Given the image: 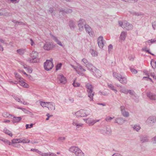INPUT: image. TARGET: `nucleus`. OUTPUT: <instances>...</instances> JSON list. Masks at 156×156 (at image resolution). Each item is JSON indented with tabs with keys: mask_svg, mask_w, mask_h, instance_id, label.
I'll list each match as a JSON object with an SVG mask.
<instances>
[{
	"mask_svg": "<svg viewBox=\"0 0 156 156\" xmlns=\"http://www.w3.org/2000/svg\"><path fill=\"white\" fill-rule=\"evenodd\" d=\"M78 27L80 30L82 31L85 27V26L87 25L85 20L80 19L78 22Z\"/></svg>",
	"mask_w": 156,
	"mask_h": 156,
	"instance_id": "obj_8",
	"label": "nucleus"
},
{
	"mask_svg": "<svg viewBox=\"0 0 156 156\" xmlns=\"http://www.w3.org/2000/svg\"><path fill=\"white\" fill-rule=\"evenodd\" d=\"M127 91H128V90H126V88L124 87L122 88L120 90V91L121 92L125 94H127L128 92Z\"/></svg>",
	"mask_w": 156,
	"mask_h": 156,
	"instance_id": "obj_43",
	"label": "nucleus"
},
{
	"mask_svg": "<svg viewBox=\"0 0 156 156\" xmlns=\"http://www.w3.org/2000/svg\"><path fill=\"white\" fill-rule=\"evenodd\" d=\"M113 75L114 77L117 79L119 81L123 84H126L127 82L126 78L122 77L121 75L115 72H114Z\"/></svg>",
	"mask_w": 156,
	"mask_h": 156,
	"instance_id": "obj_2",
	"label": "nucleus"
},
{
	"mask_svg": "<svg viewBox=\"0 0 156 156\" xmlns=\"http://www.w3.org/2000/svg\"><path fill=\"white\" fill-rule=\"evenodd\" d=\"M83 120H84L88 124V125L90 126H91L94 125L97 121H95V120H93L90 118H88L86 119H83Z\"/></svg>",
	"mask_w": 156,
	"mask_h": 156,
	"instance_id": "obj_18",
	"label": "nucleus"
},
{
	"mask_svg": "<svg viewBox=\"0 0 156 156\" xmlns=\"http://www.w3.org/2000/svg\"><path fill=\"white\" fill-rule=\"evenodd\" d=\"M77 118L79 117H84L87 116L86 114V111L84 110H80L75 113Z\"/></svg>",
	"mask_w": 156,
	"mask_h": 156,
	"instance_id": "obj_9",
	"label": "nucleus"
},
{
	"mask_svg": "<svg viewBox=\"0 0 156 156\" xmlns=\"http://www.w3.org/2000/svg\"><path fill=\"white\" fill-rule=\"evenodd\" d=\"M50 35L52 37L53 39L60 46L64 47V45L63 44V43L60 42L56 37L53 36L52 34H50Z\"/></svg>",
	"mask_w": 156,
	"mask_h": 156,
	"instance_id": "obj_21",
	"label": "nucleus"
},
{
	"mask_svg": "<svg viewBox=\"0 0 156 156\" xmlns=\"http://www.w3.org/2000/svg\"><path fill=\"white\" fill-rule=\"evenodd\" d=\"M133 25L129 23H128L126 21H124L123 26L122 28L125 29L127 30H131L133 29Z\"/></svg>",
	"mask_w": 156,
	"mask_h": 156,
	"instance_id": "obj_10",
	"label": "nucleus"
},
{
	"mask_svg": "<svg viewBox=\"0 0 156 156\" xmlns=\"http://www.w3.org/2000/svg\"><path fill=\"white\" fill-rule=\"evenodd\" d=\"M126 120L124 119L123 118L119 117L116 118L115 120V123H117L118 124L122 125L124 124Z\"/></svg>",
	"mask_w": 156,
	"mask_h": 156,
	"instance_id": "obj_16",
	"label": "nucleus"
},
{
	"mask_svg": "<svg viewBox=\"0 0 156 156\" xmlns=\"http://www.w3.org/2000/svg\"><path fill=\"white\" fill-rule=\"evenodd\" d=\"M50 35L52 37L53 39L60 46L64 47V45L63 44V43L60 42L56 37L53 36L52 34H50Z\"/></svg>",
	"mask_w": 156,
	"mask_h": 156,
	"instance_id": "obj_23",
	"label": "nucleus"
},
{
	"mask_svg": "<svg viewBox=\"0 0 156 156\" xmlns=\"http://www.w3.org/2000/svg\"><path fill=\"white\" fill-rule=\"evenodd\" d=\"M152 61H153V60L152 59L151 60V66H152V67L154 69L155 68L156 66V63L154 61H153V63L152 62Z\"/></svg>",
	"mask_w": 156,
	"mask_h": 156,
	"instance_id": "obj_51",
	"label": "nucleus"
},
{
	"mask_svg": "<svg viewBox=\"0 0 156 156\" xmlns=\"http://www.w3.org/2000/svg\"><path fill=\"white\" fill-rule=\"evenodd\" d=\"M33 124H31L30 125L29 124H27L26 126V129H27L28 128H30L33 127Z\"/></svg>",
	"mask_w": 156,
	"mask_h": 156,
	"instance_id": "obj_59",
	"label": "nucleus"
},
{
	"mask_svg": "<svg viewBox=\"0 0 156 156\" xmlns=\"http://www.w3.org/2000/svg\"><path fill=\"white\" fill-rule=\"evenodd\" d=\"M50 60H47L44 62V67L45 69L47 71H49L54 66L52 61L53 59L51 58Z\"/></svg>",
	"mask_w": 156,
	"mask_h": 156,
	"instance_id": "obj_5",
	"label": "nucleus"
},
{
	"mask_svg": "<svg viewBox=\"0 0 156 156\" xmlns=\"http://www.w3.org/2000/svg\"><path fill=\"white\" fill-rule=\"evenodd\" d=\"M108 87L111 90H113L116 94L117 92V90L115 88L114 86L111 84H108Z\"/></svg>",
	"mask_w": 156,
	"mask_h": 156,
	"instance_id": "obj_34",
	"label": "nucleus"
},
{
	"mask_svg": "<svg viewBox=\"0 0 156 156\" xmlns=\"http://www.w3.org/2000/svg\"><path fill=\"white\" fill-rule=\"evenodd\" d=\"M130 69L131 72L134 74H136L137 72V71L135 69L133 68H131Z\"/></svg>",
	"mask_w": 156,
	"mask_h": 156,
	"instance_id": "obj_55",
	"label": "nucleus"
},
{
	"mask_svg": "<svg viewBox=\"0 0 156 156\" xmlns=\"http://www.w3.org/2000/svg\"><path fill=\"white\" fill-rule=\"evenodd\" d=\"M5 9H0V15L2 16H3L4 13H5L4 11Z\"/></svg>",
	"mask_w": 156,
	"mask_h": 156,
	"instance_id": "obj_60",
	"label": "nucleus"
},
{
	"mask_svg": "<svg viewBox=\"0 0 156 156\" xmlns=\"http://www.w3.org/2000/svg\"><path fill=\"white\" fill-rule=\"evenodd\" d=\"M142 51H145L146 52H147L148 53L153 55H154L153 53H152L151 52H150L149 50V49H147L146 48H144L142 49Z\"/></svg>",
	"mask_w": 156,
	"mask_h": 156,
	"instance_id": "obj_44",
	"label": "nucleus"
},
{
	"mask_svg": "<svg viewBox=\"0 0 156 156\" xmlns=\"http://www.w3.org/2000/svg\"><path fill=\"white\" fill-rule=\"evenodd\" d=\"M120 109L122 115L125 117H128L129 116V112L126 111L125 110V108L124 106H121L120 107Z\"/></svg>",
	"mask_w": 156,
	"mask_h": 156,
	"instance_id": "obj_13",
	"label": "nucleus"
},
{
	"mask_svg": "<svg viewBox=\"0 0 156 156\" xmlns=\"http://www.w3.org/2000/svg\"><path fill=\"white\" fill-rule=\"evenodd\" d=\"M100 132L103 134L109 135L111 134L112 130L110 126H105L103 129H100Z\"/></svg>",
	"mask_w": 156,
	"mask_h": 156,
	"instance_id": "obj_6",
	"label": "nucleus"
},
{
	"mask_svg": "<svg viewBox=\"0 0 156 156\" xmlns=\"http://www.w3.org/2000/svg\"><path fill=\"white\" fill-rule=\"evenodd\" d=\"M62 64L61 63L58 64L56 66V70H58L60 69L62 66Z\"/></svg>",
	"mask_w": 156,
	"mask_h": 156,
	"instance_id": "obj_52",
	"label": "nucleus"
},
{
	"mask_svg": "<svg viewBox=\"0 0 156 156\" xmlns=\"http://www.w3.org/2000/svg\"><path fill=\"white\" fill-rule=\"evenodd\" d=\"M126 32L122 31V32L120 37V39L122 40H124L126 37Z\"/></svg>",
	"mask_w": 156,
	"mask_h": 156,
	"instance_id": "obj_32",
	"label": "nucleus"
},
{
	"mask_svg": "<svg viewBox=\"0 0 156 156\" xmlns=\"http://www.w3.org/2000/svg\"><path fill=\"white\" fill-rule=\"evenodd\" d=\"M19 109H21L25 113L28 114V115H33V113L28 111V110L26 109L25 108H22L21 107H19L17 108Z\"/></svg>",
	"mask_w": 156,
	"mask_h": 156,
	"instance_id": "obj_31",
	"label": "nucleus"
},
{
	"mask_svg": "<svg viewBox=\"0 0 156 156\" xmlns=\"http://www.w3.org/2000/svg\"><path fill=\"white\" fill-rule=\"evenodd\" d=\"M123 1H124L125 2H136L138 0H122Z\"/></svg>",
	"mask_w": 156,
	"mask_h": 156,
	"instance_id": "obj_54",
	"label": "nucleus"
},
{
	"mask_svg": "<svg viewBox=\"0 0 156 156\" xmlns=\"http://www.w3.org/2000/svg\"><path fill=\"white\" fill-rule=\"evenodd\" d=\"M152 26L154 30L156 29V22L154 21L152 23Z\"/></svg>",
	"mask_w": 156,
	"mask_h": 156,
	"instance_id": "obj_57",
	"label": "nucleus"
},
{
	"mask_svg": "<svg viewBox=\"0 0 156 156\" xmlns=\"http://www.w3.org/2000/svg\"><path fill=\"white\" fill-rule=\"evenodd\" d=\"M99 94L101 95H104L105 96H107L108 94L105 92H102L101 91L99 92Z\"/></svg>",
	"mask_w": 156,
	"mask_h": 156,
	"instance_id": "obj_62",
	"label": "nucleus"
},
{
	"mask_svg": "<svg viewBox=\"0 0 156 156\" xmlns=\"http://www.w3.org/2000/svg\"><path fill=\"white\" fill-rule=\"evenodd\" d=\"M149 41H150L151 43V44H153V43H156V39H154V40H152V39H151V40H148L147 42H149Z\"/></svg>",
	"mask_w": 156,
	"mask_h": 156,
	"instance_id": "obj_64",
	"label": "nucleus"
},
{
	"mask_svg": "<svg viewBox=\"0 0 156 156\" xmlns=\"http://www.w3.org/2000/svg\"><path fill=\"white\" fill-rule=\"evenodd\" d=\"M72 84L73 85V86L75 87H79L80 86V84L79 83L76 82L75 80H74L73 82V83Z\"/></svg>",
	"mask_w": 156,
	"mask_h": 156,
	"instance_id": "obj_46",
	"label": "nucleus"
},
{
	"mask_svg": "<svg viewBox=\"0 0 156 156\" xmlns=\"http://www.w3.org/2000/svg\"><path fill=\"white\" fill-rule=\"evenodd\" d=\"M12 142L13 144L21 143L20 138L13 139L12 140Z\"/></svg>",
	"mask_w": 156,
	"mask_h": 156,
	"instance_id": "obj_40",
	"label": "nucleus"
},
{
	"mask_svg": "<svg viewBox=\"0 0 156 156\" xmlns=\"http://www.w3.org/2000/svg\"><path fill=\"white\" fill-rule=\"evenodd\" d=\"M86 87L87 88V91L88 92V96L90 98V101H92L94 93L93 92V87L91 84L87 83L86 84Z\"/></svg>",
	"mask_w": 156,
	"mask_h": 156,
	"instance_id": "obj_3",
	"label": "nucleus"
},
{
	"mask_svg": "<svg viewBox=\"0 0 156 156\" xmlns=\"http://www.w3.org/2000/svg\"><path fill=\"white\" fill-rule=\"evenodd\" d=\"M20 84L24 87L27 88L28 86V85L23 80L19 81Z\"/></svg>",
	"mask_w": 156,
	"mask_h": 156,
	"instance_id": "obj_35",
	"label": "nucleus"
},
{
	"mask_svg": "<svg viewBox=\"0 0 156 156\" xmlns=\"http://www.w3.org/2000/svg\"><path fill=\"white\" fill-rule=\"evenodd\" d=\"M48 102H44L42 101H40V105L43 107H47L48 105V104H47Z\"/></svg>",
	"mask_w": 156,
	"mask_h": 156,
	"instance_id": "obj_41",
	"label": "nucleus"
},
{
	"mask_svg": "<svg viewBox=\"0 0 156 156\" xmlns=\"http://www.w3.org/2000/svg\"><path fill=\"white\" fill-rule=\"evenodd\" d=\"M140 141L142 143L147 142L149 141L148 136L145 135H140Z\"/></svg>",
	"mask_w": 156,
	"mask_h": 156,
	"instance_id": "obj_20",
	"label": "nucleus"
},
{
	"mask_svg": "<svg viewBox=\"0 0 156 156\" xmlns=\"http://www.w3.org/2000/svg\"><path fill=\"white\" fill-rule=\"evenodd\" d=\"M2 140L5 144H6L9 145H11V143L8 140L3 139Z\"/></svg>",
	"mask_w": 156,
	"mask_h": 156,
	"instance_id": "obj_48",
	"label": "nucleus"
},
{
	"mask_svg": "<svg viewBox=\"0 0 156 156\" xmlns=\"http://www.w3.org/2000/svg\"><path fill=\"white\" fill-rule=\"evenodd\" d=\"M146 95L151 100H156V94L153 93L151 92H149L147 93Z\"/></svg>",
	"mask_w": 156,
	"mask_h": 156,
	"instance_id": "obj_15",
	"label": "nucleus"
},
{
	"mask_svg": "<svg viewBox=\"0 0 156 156\" xmlns=\"http://www.w3.org/2000/svg\"><path fill=\"white\" fill-rule=\"evenodd\" d=\"M38 56L37 52L35 51H33L30 54L31 58H28L27 61L31 63L37 62V58Z\"/></svg>",
	"mask_w": 156,
	"mask_h": 156,
	"instance_id": "obj_4",
	"label": "nucleus"
},
{
	"mask_svg": "<svg viewBox=\"0 0 156 156\" xmlns=\"http://www.w3.org/2000/svg\"><path fill=\"white\" fill-rule=\"evenodd\" d=\"M47 104H48V105L47 108L49 110L54 111L55 109V105L54 102H48Z\"/></svg>",
	"mask_w": 156,
	"mask_h": 156,
	"instance_id": "obj_17",
	"label": "nucleus"
},
{
	"mask_svg": "<svg viewBox=\"0 0 156 156\" xmlns=\"http://www.w3.org/2000/svg\"><path fill=\"white\" fill-rule=\"evenodd\" d=\"M127 92H128V93H129L130 95L136 97V94L134 90H128V91H127Z\"/></svg>",
	"mask_w": 156,
	"mask_h": 156,
	"instance_id": "obj_38",
	"label": "nucleus"
},
{
	"mask_svg": "<svg viewBox=\"0 0 156 156\" xmlns=\"http://www.w3.org/2000/svg\"><path fill=\"white\" fill-rule=\"evenodd\" d=\"M13 98L16 100V101H18V102H20L21 103H22L24 105H27L28 103L25 101H21L20 99L19 98L15 96V95H12V96Z\"/></svg>",
	"mask_w": 156,
	"mask_h": 156,
	"instance_id": "obj_30",
	"label": "nucleus"
},
{
	"mask_svg": "<svg viewBox=\"0 0 156 156\" xmlns=\"http://www.w3.org/2000/svg\"><path fill=\"white\" fill-rule=\"evenodd\" d=\"M57 79L59 80L60 83L65 84L66 83V79L62 75H58L57 76Z\"/></svg>",
	"mask_w": 156,
	"mask_h": 156,
	"instance_id": "obj_11",
	"label": "nucleus"
},
{
	"mask_svg": "<svg viewBox=\"0 0 156 156\" xmlns=\"http://www.w3.org/2000/svg\"><path fill=\"white\" fill-rule=\"evenodd\" d=\"M112 44H110L108 46V51L109 53H110V52L112 50Z\"/></svg>",
	"mask_w": 156,
	"mask_h": 156,
	"instance_id": "obj_56",
	"label": "nucleus"
},
{
	"mask_svg": "<svg viewBox=\"0 0 156 156\" xmlns=\"http://www.w3.org/2000/svg\"><path fill=\"white\" fill-rule=\"evenodd\" d=\"M12 21L16 24H17L19 25H24V23L21 22H19L18 21H16L15 20H12Z\"/></svg>",
	"mask_w": 156,
	"mask_h": 156,
	"instance_id": "obj_47",
	"label": "nucleus"
},
{
	"mask_svg": "<svg viewBox=\"0 0 156 156\" xmlns=\"http://www.w3.org/2000/svg\"><path fill=\"white\" fill-rule=\"evenodd\" d=\"M2 114V115L5 118L9 117V115H11V116H12V115H10V114H9V113L6 112H4Z\"/></svg>",
	"mask_w": 156,
	"mask_h": 156,
	"instance_id": "obj_49",
	"label": "nucleus"
},
{
	"mask_svg": "<svg viewBox=\"0 0 156 156\" xmlns=\"http://www.w3.org/2000/svg\"><path fill=\"white\" fill-rule=\"evenodd\" d=\"M97 41L99 47L101 48H102L104 45L103 37L102 36H99L98 38Z\"/></svg>",
	"mask_w": 156,
	"mask_h": 156,
	"instance_id": "obj_12",
	"label": "nucleus"
},
{
	"mask_svg": "<svg viewBox=\"0 0 156 156\" xmlns=\"http://www.w3.org/2000/svg\"><path fill=\"white\" fill-rule=\"evenodd\" d=\"M30 142V140L26 138H20V142L23 143H29Z\"/></svg>",
	"mask_w": 156,
	"mask_h": 156,
	"instance_id": "obj_37",
	"label": "nucleus"
},
{
	"mask_svg": "<svg viewBox=\"0 0 156 156\" xmlns=\"http://www.w3.org/2000/svg\"><path fill=\"white\" fill-rule=\"evenodd\" d=\"M39 154L42 156H56V155L55 154L51 152H48L47 153H42L40 152Z\"/></svg>",
	"mask_w": 156,
	"mask_h": 156,
	"instance_id": "obj_27",
	"label": "nucleus"
},
{
	"mask_svg": "<svg viewBox=\"0 0 156 156\" xmlns=\"http://www.w3.org/2000/svg\"><path fill=\"white\" fill-rule=\"evenodd\" d=\"M88 69L90 71L91 73L94 70L96 69V67L93 66L90 63H87V64L86 65Z\"/></svg>",
	"mask_w": 156,
	"mask_h": 156,
	"instance_id": "obj_28",
	"label": "nucleus"
},
{
	"mask_svg": "<svg viewBox=\"0 0 156 156\" xmlns=\"http://www.w3.org/2000/svg\"><path fill=\"white\" fill-rule=\"evenodd\" d=\"M90 52L91 53L92 56H95L97 55L98 53L97 51H94L93 49H91L90 50Z\"/></svg>",
	"mask_w": 156,
	"mask_h": 156,
	"instance_id": "obj_45",
	"label": "nucleus"
},
{
	"mask_svg": "<svg viewBox=\"0 0 156 156\" xmlns=\"http://www.w3.org/2000/svg\"><path fill=\"white\" fill-rule=\"evenodd\" d=\"M17 52L20 55H23L25 53V51L24 49H20L17 50Z\"/></svg>",
	"mask_w": 156,
	"mask_h": 156,
	"instance_id": "obj_39",
	"label": "nucleus"
},
{
	"mask_svg": "<svg viewBox=\"0 0 156 156\" xmlns=\"http://www.w3.org/2000/svg\"><path fill=\"white\" fill-rule=\"evenodd\" d=\"M114 117H111L109 116H107L105 118V121L108 122H110L111 120L114 118Z\"/></svg>",
	"mask_w": 156,
	"mask_h": 156,
	"instance_id": "obj_50",
	"label": "nucleus"
},
{
	"mask_svg": "<svg viewBox=\"0 0 156 156\" xmlns=\"http://www.w3.org/2000/svg\"><path fill=\"white\" fill-rule=\"evenodd\" d=\"M65 139V138L63 137H59L58 139V141H59L62 142Z\"/></svg>",
	"mask_w": 156,
	"mask_h": 156,
	"instance_id": "obj_58",
	"label": "nucleus"
},
{
	"mask_svg": "<svg viewBox=\"0 0 156 156\" xmlns=\"http://www.w3.org/2000/svg\"><path fill=\"white\" fill-rule=\"evenodd\" d=\"M91 73L94 76L98 78H99L101 76V71L97 69L96 68V69L94 70Z\"/></svg>",
	"mask_w": 156,
	"mask_h": 156,
	"instance_id": "obj_14",
	"label": "nucleus"
},
{
	"mask_svg": "<svg viewBox=\"0 0 156 156\" xmlns=\"http://www.w3.org/2000/svg\"><path fill=\"white\" fill-rule=\"evenodd\" d=\"M22 119V118L21 117H17L13 116L12 121L13 123H18Z\"/></svg>",
	"mask_w": 156,
	"mask_h": 156,
	"instance_id": "obj_29",
	"label": "nucleus"
},
{
	"mask_svg": "<svg viewBox=\"0 0 156 156\" xmlns=\"http://www.w3.org/2000/svg\"><path fill=\"white\" fill-rule=\"evenodd\" d=\"M156 122V117L155 116H151L149 117L147 119L146 121V124L150 126L153 125L154 123Z\"/></svg>",
	"mask_w": 156,
	"mask_h": 156,
	"instance_id": "obj_7",
	"label": "nucleus"
},
{
	"mask_svg": "<svg viewBox=\"0 0 156 156\" xmlns=\"http://www.w3.org/2000/svg\"><path fill=\"white\" fill-rule=\"evenodd\" d=\"M72 124L74 126H76L77 128L82 126L83 125V124L80 123L78 120L75 119L73 120Z\"/></svg>",
	"mask_w": 156,
	"mask_h": 156,
	"instance_id": "obj_26",
	"label": "nucleus"
},
{
	"mask_svg": "<svg viewBox=\"0 0 156 156\" xmlns=\"http://www.w3.org/2000/svg\"><path fill=\"white\" fill-rule=\"evenodd\" d=\"M45 50L48 51L51 49L53 47L52 45L49 42L46 43L43 46Z\"/></svg>",
	"mask_w": 156,
	"mask_h": 156,
	"instance_id": "obj_19",
	"label": "nucleus"
},
{
	"mask_svg": "<svg viewBox=\"0 0 156 156\" xmlns=\"http://www.w3.org/2000/svg\"><path fill=\"white\" fill-rule=\"evenodd\" d=\"M50 35L52 37L53 39L60 46L64 47V45L63 44V43L60 42L56 37L53 36L52 34H50Z\"/></svg>",
	"mask_w": 156,
	"mask_h": 156,
	"instance_id": "obj_24",
	"label": "nucleus"
},
{
	"mask_svg": "<svg viewBox=\"0 0 156 156\" xmlns=\"http://www.w3.org/2000/svg\"><path fill=\"white\" fill-rule=\"evenodd\" d=\"M50 35L52 37L53 39L60 46L64 47V45L63 44V43L60 42L56 37L53 36L52 34H50Z\"/></svg>",
	"mask_w": 156,
	"mask_h": 156,
	"instance_id": "obj_22",
	"label": "nucleus"
},
{
	"mask_svg": "<svg viewBox=\"0 0 156 156\" xmlns=\"http://www.w3.org/2000/svg\"><path fill=\"white\" fill-rule=\"evenodd\" d=\"M69 26L71 29H74L76 27L75 24L72 20H70L69 21Z\"/></svg>",
	"mask_w": 156,
	"mask_h": 156,
	"instance_id": "obj_33",
	"label": "nucleus"
},
{
	"mask_svg": "<svg viewBox=\"0 0 156 156\" xmlns=\"http://www.w3.org/2000/svg\"><path fill=\"white\" fill-rule=\"evenodd\" d=\"M4 132L5 134L9 135L10 136H12V134L11 132L7 129H4Z\"/></svg>",
	"mask_w": 156,
	"mask_h": 156,
	"instance_id": "obj_42",
	"label": "nucleus"
},
{
	"mask_svg": "<svg viewBox=\"0 0 156 156\" xmlns=\"http://www.w3.org/2000/svg\"><path fill=\"white\" fill-rule=\"evenodd\" d=\"M72 10L70 9H66V13L68 14L72 13Z\"/></svg>",
	"mask_w": 156,
	"mask_h": 156,
	"instance_id": "obj_53",
	"label": "nucleus"
},
{
	"mask_svg": "<svg viewBox=\"0 0 156 156\" xmlns=\"http://www.w3.org/2000/svg\"><path fill=\"white\" fill-rule=\"evenodd\" d=\"M82 61L86 65H87V63H89L87 60L85 58H84L82 59Z\"/></svg>",
	"mask_w": 156,
	"mask_h": 156,
	"instance_id": "obj_61",
	"label": "nucleus"
},
{
	"mask_svg": "<svg viewBox=\"0 0 156 156\" xmlns=\"http://www.w3.org/2000/svg\"><path fill=\"white\" fill-rule=\"evenodd\" d=\"M152 140L154 144H156V136L152 139Z\"/></svg>",
	"mask_w": 156,
	"mask_h": 156,
	"instance_id": "obj_63",
	"label": "nucleus"
},
{
	"mask_svg": "<svg viewBox=\"0 0 156 156\" xmlns=\"http://www.w3.org/2000/svg\"><path fill=\"white\" fill-rule=\"evenodd\" d=\"M69 151L74 153L76 156H84V153L77 147L72 146L69 149Z\"/></svg>",
	"mask_w": 156,
	"mask_h": 156,
	"instance_id": "obj_1",
	"label": "nucleus"
},
{
	"mask_svg": "<svg viewBox=\"0 0 156 156\" xmlns=\"http://www.w3.org/2000/svg\"><path fill=\"white\" fill-rule=\"evenodd\" d=\"M85 28L86 31L88 33L90 36L93 35V32L92 31V29L88 25H85Z\"/></svg>",
	"mask_w": 156,
	"mask_h": 156,
	"instance_id": "obj_25",
	"label": "nucleus"
},
{
	"mask_svg": "<svg viewBox=\"0 0 156 156\" xmlns=\"http://www.w3.org/2000/svg\"><path fill=\"white\" fill-rule=\"evenodd\" d=\"M132 128L133 129L136 131H138L140 129V127L139 125H133Z\"/></svg>",
	"mask_w": 156,
	"mask_h": 156,
	"instance_id": "obj_36",
	"label": "nucleus"
}]
</instances>
